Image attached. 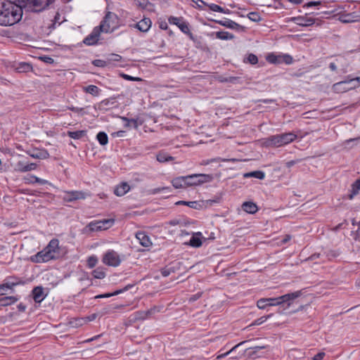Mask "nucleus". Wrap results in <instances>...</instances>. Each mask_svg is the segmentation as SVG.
I'll return each instance as SVG.
<instances>
[{
	"label": "nucleus",
	"instance_id": "64",
	"mask_svg": "<svg viewBox=\"0 0 360 360\" xmlns=\"http://www.w3.org/2000/svg\"><path fill=\"white\" fill-rule=\"evenodd\" d=\"M176 205H189V202L186 201H179L176 202Z\"/></svg>",
	"mask_w": 360,
	"mask_h": 360
},
{
	"label": "nucleus",
	"instance_id": "47",
	"mask_svg": "<svg viewBox=\"0 0 360 360\" xmlns=\"http://www.w3.org/2000/svg\"><path fill=\"white\" fill-rule=\"evenodd\" d=\"M325 356L324 352H319L316 354L312 359V360H322Z\"/></svg>",
	"mask_w": 360,
	"mask_h": 360
},
{
	"label": "nucleus",
	"instance_id": "42",
	"mask_svg": "<svg viewBox=\"0 0 360 360\" xmlns=\"http://www.w3.org/2000/svg\"><path fill=\"white\" fill-rule=\"evenodd\" d=\"M245 342H241L239 344L235 345L231 349H230L229 352L219 354L217 356V359H221L225 356H226L228 354H229L231 352H232L233 350H235L238 347H239L240 345L243 344Z\"/></svg>",
	"mask_w": 360,
	"mask_h": 360
},
{
	"label": "nucleus",
	"instance_id": "1",
	"mask_svg": "<svg viewBox=\"0 0 360 360\" xmlns=\"http://www.w3.org/2000/svg\"><path fill=\"white\" fill-rule=\"evenodd\" d=\"M22 17V8L13 1H6L0 4V25L11 26Z\"/></svg>",
	"mask_w": 360,
	"mask_h": 360
},
{
	"label": "nucleus",
	"instance_id": "40",
	"mask_svg": "<svg viewBox=\"0 0 360 360\" xmlns=\"http://www.w3.org/2000/svg\"><path fill=\"white\" fill-rule=\"evenodd\" d=\"M248 18L250 20L254 22H258L261 20L260 15L257 12H251L248 14Z\"/></svg>",
	"mask_w": 360,
	"mask_h": 360
},
{
	"label": "nucleus",
	"instance_id": "61",
	"mask_svg": "<svg viewBox=\"0 0 360 360\" xmlns=\"http://www.w3.org/2000/svg\"><path fill=\"white\" fill-rule=\"evenodd\" d=\"M69 110H70L71 111L75 112H78V108H77V107H73V106L70 107Z\"/></svg>",
	"mask_w": 360,
	"mask_h": 360
},
{
	"label": "nucleus",
	"instance_id": "56",
	"mask_svg": "<svg viewBox=\"0 0 360 360\" xmlns=\"http://www.w3.org/2000/svg\"><path fill=\"white\" fill-rule=\"evenodd\" d=\"M329 68L332 71H336L337 70V66L334 63H330L329 65Z\"/></svg>",
	"mask_w": 360,
	"mask_h": 360
},
{
	"label": "nucleus",
	"instance_id": "29",
	"mask_svg": "<svg viewBox=\"0 0 360 360\" xmlns=\"http://www.w3.org/2000/svg\"><path fill=\"white\" fill-rule=\"evenodd\" d=\"M68 136L73 139H80L83 136H86V131L85 130H79V131H68L67 133Z\"/></svg>",
	"mask_w": 360,
	"mask_h": 360
},
{
	"label": "nucleus",
	"instance_id": "6",
	"mask_svg": "<svg viewBox=\"0 0 360 360\" xmlns=\"http://www.w3.org/2000/svg\"><path fill=\"white\" fill-rule=\"evenodd\" d=\"M54 0H25L24 6L28 11L32 12H40L45 9Z\"/></svg>",
	"mask_w": 360,
	"mask_h": 360
},
{
	"label": "nucleus",
	"instance_id": "14",
	"mask_svg": "<svg viewBox=\"0 0 360 360\" xmlns=\"http://www.w3.org/2000/svg\"><path fill=\"white\" fill-rule=\"evenodd\" d=\"M152 22L150 19L148 18H144L136 23L134 27L142 32H146L150 28Z\"/></svg>",
	"mask_w": 360,
	"mask_h": 360
},
{
	"label": "nucleus",
	"instance_id": "11",
	"mask_svg": "<svg viewBox=\"0 0 360 360\" xmlns=\"http://www.w3.org/2000/svg\"><path fill=\"white\" fill-rule=\"evenodd\" d=\"M101 32H102L98 27H94L92 32L84 38L83 42L88 46L96 44L99 39Z\"/></svg>",
	"mask_w": 360,
	"mask_h": 360
},
{
	"label": "nucleus",
	"instance_id": "37",
	"mask_svg": "<svg viewBox=\"0 0 360 360\" xmlns=\"http://www.w3.org/2000/svg\"><path fill=\"white\" fill-rule=\"evenodd\" d=\"M273 316L272 314H270L267 316H262L256 320H255L251 326H259V325H261L262 323H264L265 321H266L268 320V319H269L270 317H271Z\"/></svg>",
	"mask_w": 360,
	"mask_h": 360
},
{
	"label": "nucleus",
	"instance_id": "63",
	"mask_svg": "<svg viewBox=\"0 0 360 360\" xmlns=\"http://www.w3.org/2000/svg\"><path fill=\"white\" fill-rule=\"evenodd\" d=\"M346 83H347L346 82H338V83L334 84V87L336 88L337 86H341V85H342L344 84H346Z\"/></svg>",
	"mask_w": 360,
	"mask_h": 360
},
{
	"label": "nucleus",
	"instance_id": "9",
	"mask_svg": "<svg viewBox=\"0 0 360 360\" xmlns=\"http://www.w3.org/2000/svg\"><path fill=\"white\" fill-rule=\"evenodd\" d=\"M266 60L271 64H283L290 65L292 63L293 58L288 54L276 55L270 53L266 57Z\"/></svg>",
	"mask_w": 360,
	"mask_h": 360
},
{
	"label": "nucleus",
	"instance_id": "51",
	"mask_svg": "<svg viewBox=\"0 0 360 360\" xmlns=\"http://www.w3.org/2000/svg\"><path fill=\"white\" fill-rule=\"evenodd\" d=\"M291 239V236L290 235H285L284 238L281 240V243L285 244L288 243Z\"/></svg>",
	"mask_w": 360,
	"mask_h": 360
},
{
	"label": "nucleus",
	"instance_id": "15",
	"mask_svg": "<svg viewBox=\"0 0 360 360\" xmlns=\"http://www.w3.org/2000/svg\"><path fill=\"white\" fill-rule=\"evenodd\" d=\"M130 190L129 185L126 181H122L114 189V193L117 196H123Z\"/></svg>",
	"mask_w": 360,
	"mask_h": 360
},
{
	"label": "nucleus",
	"instance_id": "12",
	"mask_svg": "<svg viewBox=\"0 0 360 360\" xmlns=\"http://www.w3.org/2000/svg\"><path fill=\"white\" fill-rule=\"evenodd\" d=\"M27 153L34 159L45 160L49 158V153L43 148H33L27 151Z\"/></svg>",
	"mask_w": 360,
	"mask_h": 360
},
{
	"label": "nucleus",
	"instance_id": "48",
	"mask_svg": "<svg viewBox=\"0 0 360 360\" xmlns=\"http://www.w3.org/2000/svg\"><path fill=\"white\" fill-rule=\"evenodd\" d=\"M202 181H194V182H190V181H184L185 186H198L200 185V184Z\"/></svg>",
	"mask_w": 360,
	"mask_h": 360
},
{
	"label": "nucleus",
	"instance_id": "38",
	"mask_svg": "<svg viewBox=\"0 0 360 360\" xmlns=\"http://www.w3.org/2000/svg\"><path fill=\"white\" fill-rule=\"evenodd\" d=\"M244 62L249 63L252 65H255L258 63V58L256 55L253 53H250L244 60Z\"/></svg>",
	"mask_w": 360,
	"mask_h": 360
},
{
	"label": "nucleus",
	"instance_id": "35",
	"mask_svg": "<svg viewBox=\"0 0 360 360\" xmlns=\"http://www.w3.org/2000/svg\"><path fill=\"white\" fill-rule=\"evenodd\" d=\"M19 165H21V167H20L19 169L21 172H24L33 170V169H36V167H37V164H35V163H29V164H26V165H23L20 162Z\"/></svg>",
	"mask_w": 360,
	"mask_h": 360
},
{
	"label": "nucleus",
	"instance_id": "30",
	"mask_svg": "<svg viewBox=\"0 0 360 360\" xmlns=\"http://www.w3.org/2000/svg\"><path fill=\"white\" fill-rule=\"evenodd\" d=\"M84 198L85 195L84 193L79 191H72L69 193L67 200L72 201L78 199H84Z\"/></svg>",
	"mask_w": 360,
	"mask_h": 360
},
{
	"label": "nucleus",
	"instance_id": "57",
	"mask_svg": "<svg viewBox=\"0 0 360 360\" xmlns=\"http://www.w3.org/2000/svg\"><path fill=\"white\" fill-rule=\"evenodd\" d=\"M200 295H199V294L194 295L190 297V301L194 302L196 300H198L200 297Z\"/></svg>",
	"mask_w": 360,
	"mask_h": 360
},
{
	"label": "nucleus",
	"instance_id": "44",
	"mask_svg": "<svg viewBox=\"0 0 360 360\" xmlns=\"http://www.w3.org/2000/svg\"><path fill=\"white\" fill-rule=\"evenodd\" d=\"M122 77L124 79H125L127 80H129V81H141L142 80L140 77H134L126 75V74H122Z\"/></svg>",
	"mask_w": 360,
	"mask_h": 360
},
{
	"label": "nucleus",
	"instance_id": "60",
	"mask_svg": "<svg viewBox=\"0 0 360 360\" xmlns=\"http://www.w3.org/2000/svg\"><path fill=\"white\" fill-rule=\"evenodd\" d=\"M263 103H273L275 101L273 100V99H264L262 101Z\"/></svg>",
	"mask_w": 360,
	"mask_h": 360
},
{
	"label": "nucleus",
	"instance_id": "33",
	"mask_svg": "<svg viewBox=\"0 0 360 360\" xmlns=\"http://www.w3.org/2000/svg\"><path fill=\"white\" fill-rule=\"evenodd\" d=\"M92 276L95 278L102 279L105 276V273L102 268H96L92 271Z\"/></svg>",
	"mask_w": 360,
	"mask_h": 360
},
{
	"label": "nucleus",
	"instance_id": "39",
	"mask_svg": "<svg viewBox=\"0 0 360 360\" xmlns=\"http://www.w3.org/2000/svg\"><path fill=\"white\" fill-rule=\"evenodd\" d=\"M92 64L96 67L104 68L108 65V62L101 59H96L92 61Z\"/></svg>",
	"mask_w": 360,
	"mask_h": 360
},
{
	"label": "nucleus",
	"instance_id": "26",
	"mask_svg": "<svg viewBox=\"0 0 360 360\" xmlns=\"http://www.w3.org/2000/svg\"><path fill=\"white\" fill-rule=\"evenodd\" d=\"M83 91L86 93L91 94L94 96H98L101 91L100 89L97 86L93 84L83 87Z\"/></svg>",
	"mask_w": 360,
	"mask_h": 360
},
{
	"label": "nucleus",
	"instance_id": "58",
	"mask_svg": "<svg viewBox=\"0 0 360 360\" xmlns=\"http://www.w3.org/2000/svg\"><path fill=\"white\" fill-rule=\"evenodd\" d=\"M18 308L20 311H24L26 309V307L22 303H20L18 304Z\"/></svg>",
	"mask_w": 360,
	"mask_h": 360
},
{
	"label": "nucleus",
	"instance_id": "34",
	"mask_svg": "<svg viewBox=\"0 0 360 360\" xmlns=\"http://www.w3.org/2000/svg\"><path fill=\"white\" fill-rule=\"evenodd\" d=\"M32 69V67L30 64L27 63H21L19 64L17 70L20 72H27L30 71Z\"/></svg>",
	"mask_w": 360,
	"mask_h": 360
},
{
	"label": "nucleus",
	"instance_id": "50",
	"mask_svg": "<svg viewBox=\"0 0 360 360\" xmlns=\"http://www.w3.org/2000/svg\"><path fill=\"white\" fill-rule=\"evenodd\" d=\"M159 27L161 30H166L168 29V25H167V22H165V21L160 22Z\"/></svg>",
	"mask_w": 360,
	"mask_h": 360
},
{
	"label": "nucleus",
	"instance_id": "2",
	"mask_svg": "<svg viewBox=\"0 0 360 360\" xmlns=\"http://www.w3.org/2000/svg\"><path fill=\"white\" fill-rule=\"evenodd\" d=\"M59 254V240L53 238L48 245L37 254L32 255L30 260L34 263H44L58 258Z\"/></svg>",
	"mask_w": 360,
	"mask_h": 360
},
{
	"label": "nucleus",
	"instance_id": "20",
	"mask_svg": "<svg viewBox=\"0 0 360 360\" xmlns=\"http://www.w3.org/2000/svg\"><path fill=\"white\" fill-rule=\"evenodd\" d=\"M156 159L159 162L165 163L173 161L174 158L167 152L160 151L156 155Z\"/></svg>",
	"mask_w": 360,
	"mask_h": 360
},
{
	"label": "nucleus",
	"instance_id": "27",
	"mask_svg": "<svg viewBox=\"0 0 360 360\" xmlns=\"http://www.w3.org/2000/svg\"><path fill=\"white\" fill-rule=\"evenodd\" d=\"M360 191V181H354L351 186L350 193L348 195V198L352 200L355 195L359 193Z\"/></svg>",
	"mask_w": 360,
	"mask_h": 360
},
{
	"label": "nucleus",
	"instance_id": "36",
	"mask_svg": "<svg viewBox=\"0 0 360 360\" xmlns=\"http://www.w3.org/2000/svg\"><path fill=\"white\" fill-rule=\"evenodd\" d=\"M122 119L126 122L125 127L133 126L134 128L136 129L139 125L136 119H128L124 117H122Z\"/></svg>",
	"mask_w": 360,
	"mask_h": 360
},
{
	"label": "nucleus",
	"instance_id": "18",
	"mask_svg": "<svg viewBox=\"0 0 360 360\" xmlns=\"http://www.w3.org/2000/svg\"><path fill=\"white\" fill-rule=\"evenodd\" d=\"M18 281L15 282L6 281L4 283L0 284V295H6L9 290H13V288L18 285Z\"/></svg>",
	"mask_w": 360,
	"mask_h": 360
},
{
	"label": "nucleus",
	"instance_id": "10",
	"mask_svg": "<svg viewBox=\"0 0 360 360\" xmlns=\"http://www.w3.org/2000/svg\"><path fill=\"white\" fill-rule=\"evenodd\" d=\"M168 21L170 24H173L176 25L180 30L184 34H187L191 39H193V35L192 32L190 31L188 25L186 22H181V20L179 18L170 16L168 18Z\"/></svg>",
	"mask_w": 360,
	"mask_h": 360
},
{
	"label": "nucleus",
	"instance_id": "17",
	"mask_svg": "<svg viewBox=\"0 0 360 360\" xmlns=\"http://www.w3.org/2000/svg\"><path fill=\"white\" fill-rule=\"evenodd\" d=\"M198 1H200L202 4H203L205 6H207L212 11L222 13H225V14H229L231 13L229 9H228V8L225 9L217 4H207V3H205V1H203L202 0H198Z\"/></svg>",
	"mask_w": 360,
	"mask_h": 360
},
{
	"label": "nucleus",
	"instance_id": "32",
	"mask_svg": "<svg viewBox=\"0 0 360 360\" xmlns=\"http://www.w3.org/2000/svg\"><path fill=\"white\" fill-rule=\"evenodd\" d=\"M96 139L99 143L102 146H105L108 142V137L106 133L100 131L97 134Z\"/></svg>",
	"mask_w": 360,
	"mask_h": 360
},
{
	"label": "nucleus",
	"instance_id": "31",
	"mask_svg": "<svg viewBox=\"0 0 360 360\" xmlns=\"http://www.w3.org/2000/svg\"><path fill=\"white\" fill-rule=\"evenodd\" d=\"M216 37L222 40H229L233 38V35L228 32L219 31L216 32Z\"/></svg>",
	"mask_w": 360,
	"mask_h": 360
},
{
	"label": "nucleus",
	"instance_id": "54",
	"mask_svg": "<svg viewBox=\"0 0 360 360\" xmlns=\"http://www.w3.org/2000/svg\"><path fill=\"white\" fill-rule=\"evenodd\" d=\"M265 346H255L252 347L251 349L253 350L254 352H257L259 349H264Z\"/></svg>",
	"mask_w": 360,
	"mask_h": 360
},
{
	"label": "nucleus",
	"instance_id": "52",
	"mask_svg": "<svg viewBox=\"0 0 360 360\" xmlns=\"http://www.w3.org/2000/svg\"><path fill=\"white\" fill-rule=\"evenodd\" d=\"M161 274L163 276L167 277L170 274V271L167 269H163L161 271Z\"/></svg>",
	"mask_w": 360,
	"mask_h": 360
},
{
	"label": "nucleus",
	"instance_id": "3",
	"mask_svg": "<svg viewBox=\"0 0 360 360\" xmlns=\"http://www.w3.org/2000/svg\"><path fill=\"white\" fill-rule=\"evenodd\" d=\"M301 295V291H296L278 297L261 298L257 300V307L260 309H264L267 307L278 306L285 302H288L290 306L289 302L299 297Z\"/></svg>",
	"mask_w": 360,
	"mask_h": 360
},
{
	"label": "nucleus",
	"instance_id": "43",
	"mask_svg": "<svg viewBox=\"0 0 360 360\" xmlns=\"http://www.w3.org/2000/svg\"><path fill=\"white\" fill-rule=\"evenodd\" d=\"M122 60V56L118 54L112 53L110 56V58H108L109 61H113V62H120Z\"/></svg>",
	"mask_w": 360,
	"mask_h": 360
},
{
	"label": "nucleus",
	"instance_id": "59",
	"mask_svg": "<svg viewBox=\"0 0 360 360\" xmlns=\"http://www.w3.org/2000/svg\"><path fill=\"white\" fill-rule=\"evenodd\" d=\"M297 162V160H291V161L288 162L286 163V165L288 167H290L292 165H294Z\"/></svg>",
	"mask_w": 360,
	"mask_h": 360
},
{
	"label": "nucleus",
	"instance_id": "41",
	"mask_svg": "<svg viewBox=\"0 0 360 360\" xmlns=\"http://www.w3.org/2000/svg\"><path fill=\"white\" fill-rule=\"evenodd\" d=\"M97 262H98V259H97L96 257L91 256V257H89V259L87 260V264L90 268H93L96 265Z\"/></svg>",
	"mask_w": 360,
	"mask_h": 360
},
{
	"label": "nucleus",
	"instance_id": "45",
	"mask_svg": "<svg viewBox=\"0 0 360 360\" xmlns=\"http://www.w3.org/2000/svg\"><path fill=\"white\" fill-rule=\"evenodd\" d=\"M40 59L42 61H44V63H48V64H52L54 63V60L51 57L48 56H41V57H40Z\"/></svg>",
	"mask_w": 360,
	"mask_h": 360
},
{
	"label": "nucleus",
	"instance_id": "13",
	"mask_svg": "<svg viewBox=\"0 0 360 360\" xmlns=\"http://www.w3.org/2000/svg\"><path fill=\"white\" fill-rule=\"evenodd\" d=\"M136 238L143 247L149 248L153 244L149 236L143 231L137 232L136 233Z\"/></svg>",
	"mask_w": 360,
	"mask_h": 360
},
{
	"label": "nucleus",
	"instance_id": "19",
	"mask_svg": "<svg viewBox=\"0 0 360 360\" xmlns=\"http://www.w3.org/2000/svg\"><path fill=\"white\" fill-rule=\"evenodd\" d=\"M188 245L193 248H199L202 245V233L197 232L193 233L189 240Z\"/></svg>",
	"mask_w": 360,
	"mask_h": 360
},
{
	"label": "nucleus",
	"instance_id": "21",
	"mask_svg": "<svg viewBox=\"0 0 360 360\" xmlns=\"http://www.w3.org/2000/svg\"><path fill=\"white\" fill-rule=\"evenodd\" d=\"M243 210L248 214H255L257 212L258 207L257 205L252 202H245L242 205Z\"/></svg>",
	"mask_w": 360,
	"mask_h": 360
},
{
	"label": "nucleus",
	"instance_id": "4",
	"mask_svg": "<svg viewBox=\"0 0 360 360\" xmlns=\"http://www.w3.org/2000/svg\"><path fill=\"white\" fill-rule=\"evenodd\" d=\"M297 137V136L293 132L276 134L266 138L264 143L267 147L278 148L292 143Z\"/></svg>",
	"mask_w": 360,
	"mask_h": 360
},
{
	"label": "nucleus",
	"instance_id": "7",
	"mask_svg": "<svg viewBox=\"0 0 360 360\" xmlns=\"http://www.w3.org/2000/svg\"><path fill=\"white\" fill-rule=\"evenodd\" d=\"M115 220L112 219H103V220H95L91 221L88 227L91 231H98L102 230H106L114 224Z\"/></svg>",
	"mask_w": 360,
	"mask_h": 360
},
{
	"label": "nucleus",
	"instance_id": "16",
	"mask_svg": "<svg viewBox=\"0 0 360 360\" xmlns=\"http://www.w3.org/2000/svg\"><path fill=\"white\" fill-rule=\"evenodd\" d=\"M32 296L35 302H41L46 297V295L44 293L43 288L41 286L34 288V289L32 290Z\"/></svg>",
	"mask_w": 360,
	"mask_h": 360
},
{
	"label": "nucleus",
	"instance_id": "55",
	"mask_svg": "<svg viewBox=\"0 0 360 360\" xmlns=\"http://www.w3.org/2000/svg\"><path fill=\"white\" fill-rule=\"evenodd\" d=\"M174 182V186L176 188H181L183 186L182 185V181H173Z\"/></svg>",
	"mask_w": 360,
	"mask_h": 360
},
{
	"label": "nucleus",
	"instance_id": "24",
	"mask_svg": "<svg viewBox=\"0 0 360 360\" xmlns=\"http://www.w3.org/2000/svg\"><path fill=\"white\" fill-rule=\"evenodd\" d=\"M133 286H134V285L129 284V285H127L126 287H124L123 289L116 290L112 293H105V294L99 295L96 296L95 298H107V297H110L113 295H117L120 294L124 291L128 290Z\"/></svg>",
	"mask_w": 360,
	"mask_h": 360
},
{
	"label": "nucleus",
	"instance_id": "46",
	"mask_svg": "<svg viewBox=\"0 0 360 360\" xmlns=\"http://www.w3.org/2000/svg\"><path fill=\"white\" fill-rule=\"evenodd\" d=\"M153 313V310H149V311H141V312H139V316H138V318L139 319H145L148 314H150Z\"/></svg>",
	"mask_w": 360,
	"mask_h": 360
},
{
	"label": "nucleus",
	"instance_id": "53",
	"mask_svg": "<svg viewBox=\"0 0 360 360\" xmlns=\"http://www.w3.org/2000/svg\"><path fill=\"white\" fill-rule=\"evenodd\" d=\"M320 4H321V1H310L307 4V6L311 7V6H317V5H320Z\"/></svg>",
	"mask_w": 360,
	"mask_h": 360
},
{
	"label": "nucleus",
	"instance_id": "28",
	"mask_svg": "<svg viewBox=\"0 0 360 360\" xmlns=\"http://www.w3.org/2000/svg\"><path fill=\"white\" fill-rule=\"evenodd\" d=\"M243 176V178L254 177L261 180L264 178V173L262 171L257 170L251 172L244 173Z\"/></svg>",
	"mask_w": 360,
	"mask_h": 360
},
{
	"label": "nucleus",
	"instance_id": "25",
	"mask_svg": "<svg viewBox=\"0 0 360 360\" xmlns=\"http://www.w3.org/2000/svg\"><path fill=\"white\" fill-rule=\"evenodd\" d=\"M199 176H205L209 179H212L214 178H217L218 176H214L212 174H189L188 176H181L179 177H177L176 180H186L187 179H193V178H197Z\"/></svg>",
	"mask_w": 360,
	"mask_h": 360
},
{
	"label": "nucleus",
	"instance_id": "62",
	"mask_svg": "<svg viewBox=\"0 0 360 360\" xmlns=\"http://www.w3.org/2000/svg\"><path fill=\"white\" fill-rule=\"evenodd\" d=\"M148 0H146V1L144 0V2H143V3H140V4H139V5H140L141 6L143 7V8H144V7H146V6H147V5H148Z\"/></svg>",
	"mask_w": 360,
	"mask_h": 360
},
{
	"label": "nucleus",
	"instance_id": "8",
	"mask_svg": "<svg viewBox=\"0 0 360 360\" xmlns=\"http://www.w3.org/2000/svg\"><path fill=\"white\" fill-rule=\"evenodd\" d=\"M102 261L108 266H118L121 263V258L117 252L110 250L104 254Z\"/></svg>",
	"mask_w": 360,
	"mask_h": 360
},
{
	"label": "nucleus",
	"instance_id": "22",
	"mask_svg": "<svg viewBox=\"0 0 360 360\" xmlns=\"http://www.w3.org/2000/svg\"><path fill=\"white\" fill-rule=\"evenodd\" d=\"M214 22L220 25L231 29H238L240 27L239 24L230 19H225V20H214Z\"/></svg>",
	"mask_w": 360,
	"mask_h": 360
},
{
	"label": "nucleus",
	"instance_id": "49",
	"mask_svg": "<svg viewBox=\"0 0 360 360\" xmlns=\"http://www.w3.org/2000/svg\"><path fill=\"white\" fill-rule=\"evenodd\" d=\"M16 281H18L19 282L18 283V285H20V284L22 283L21 280L19 278H17V277H11V278H8L6 279V281H10V282H15Z\"/></svg>",
	"mask_w": 360,
	"mask_h": 360
},
{
	"label": "nucleus",
	"instance_id": "5",
	"mask_svg": "<svg viewBox=\"0 0 360 360\" xmlns=\"http://www.w3.org/2000/svg\"><path fill=\"white\" fill-rule=\"evenodd\" d=\"M119 19L117 15L112 12H108L103 20L98 27L102 32L109 33L112 32L118 27Z\"/></svg>",
	"mask_w": 360,
	"mask_h": 360
},
{
	"label": "nucleus",
	"instance_id": "23",
	"mask_svg": "<svg viewBox=\"0 0 360 360\" xmlns=\"http://www.w3.org/2000/svg\"><path fill=\"white\" fill-rule=\"evenodd\" d=\"M19 298L16 296H7L0 298V306L7 307L18 302Z\"/></svg>",
	"mask_w": 360,
	"mask_h": 360
}]
</instances>
